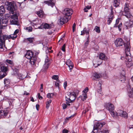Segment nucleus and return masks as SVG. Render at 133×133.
Here are the masks:
<instances>
[{"label":"nucleus","mask_w":133,"mask_h":133,"mask_svg":"<svg viewBox=\"0 0 133 133\" xmlns=\"http://www.w3.org/2000/svg\"><path fill=\"white\" fill-rule=\"evenodd\" d=\"M117 113V116L118 115L122 116L123 115H122V113L124 114V115L125 116L127 115V113L125 111H123V110H119L118 111Z\"/></svg>","instance_id":"obj_24"},{"label":"nucleus","mask_w":133,"mask_h":133,"mask_svg":"<svg viewBox=\"0 0 133 133\" xmlns=\"http://www.w3.org/2000/svg\"><path fill=\"white\" fill-rule=\"evenodd\" d=\"M65 44H64L63 46H62V50L64 52H65Z\"/></svg>","instance_id":"obj_50"},{"label":"nucleus","mask_w":133,"mask_h":133,"mask_svg":"<svg viewBox=\"0 0 133 133\" xmlns=\"http://www.w3.org/2000/svg\"><path fill=\"white\" fill-rule=\"evenodd\" d=\"M51 100L49 99L48 101L46 103V107L47 109H48L50 107V104L51 102Z\"/></svg>","instance_id":"obj_31"},{"label":"nucleus","mask_w":133,"mask_h":133,"mask_svg":"<svg viewBox=\"0 0 133 133\" xmlns=\"http://www.w3.org/2000/svg\"><path fill=\"white\" fill-rule=\"evenodd\" d=\"M36 14L40 18H42L44 17L45 15L44 12L42 10L37 11Z\"/></svg>","instance_id":"obj_20"},{"label":"nucleus","mask_w":133,"mask_h":133,"mask_svg":"<svg viewBox=\"0 0 133 133\" xmlns=\"http://www.w3.org/2000/svg\"><path fill=\"white\" fill-rule=\"evenodd\" d=\"M8 111L7 110H0V118L1 117L6 116L8 114Z\"/></svg>","instance_id":"obj_18"},{"label":"nucleus","mask_w":133,"mask_h":133,"mask_svg":"<svg viewBox=\"0 0 133 133\" xmlns=\"http://www.w3.org/2000/svg\"><path fill=\"white\" fill-rule=\"evenodd\" d=\"M67 82L66 81H65L64 83V87L65 89H66V87H67Z\"/></svg>","instance_id":"obj_55"},{"label":"nucleus","mask_w":133,"mask_h":133,"mask_svg":"<svg viewBox=\"0 0 133 133\" xmlns=\"http://www.w3.org/2000/svg\"><path fill=\"white\" fill-rule=\"evenodd\" d=\"M97 66H95L94 64V66L95 67H96L97 66H99V65L102 63V61L103 60H105L106 59H107V57H105V56L104 55V54H103V53H101L99 54V58H97Z\"/></svg>","instance_id":"obj_11"},{"label":"nucleus","mask_w":133,"mask_h":133,"mask_svg":"<svg viewBox=\"0 0 133 133\" xmlns=\"http://www.w3.org/2000/svg\"><path fill=\"white\" fill-rule=\"evenodd\" d=\"M103 133H109V131L108 130H105L103 131Z\"/></svg>","instance_id":"obj_61"},{"label":"nucleus","mask_w":133,"mask_h":133,"mask_svg":"<svg viewBox=\"0 0 133 133\" xmlns=\"http://www.w3.org/2000/svg\"><path fill=\"white\" fill-rule=\"evenodd\" d=\"M65 35H64L62 37V38H61L58 41V42L60 41H61V42H62L63 41L64 39V37Z\"/></svg>","instance_id":"obj_56"},{"label":"nucleus","mask_w":133,"mask_h":133,"mask_svg":"<svg viewBox=\"0 0 133 133\" xmlns=\"http://www.w3.org/2000/svg\"><path fill=\"white\" fill-rule=\"evenodd\" d=\"M129 43H128L127 45H125V57L126 64L128 67H130L133 65V64L131 62V57L130 56L131 54L130 53V49L129 48Z\"/></svg>","instance_id":"obj_1"},{"label":"nucleus","mask_w":133,"mask_h":133,"mask_svg":"<svg viewBox=\"0 0 133 133\" xmlns=\"http://www.w3.org/2000/svg\"><path fill=\"white\" fill-rule=\"evenodd\" d=\"M128 95L129 97H132V96L133 95V92H132L131 89H130L128 90Z\"/></svg>","instance_id":"obj_33"},{"label":"nucleus","mask_w":133,"mask_h":133,"mask_svg":"<svg viewBox=\"0 0 133 133\" xmlns=\"http://www.w3.org/2000/svg\"><path fill=\"white\" fill-rule=\"evenodd\" d=\"M113 5L115 7H118L120 4V0H113Z\"/></svg>","instance_id":"obj_21"},{"label":"nucleus","mask_w":133,"mask_h":133,"mask_svg":"<svg viewBox=\"0 0 133 133\" xmlns=\"http://www.w3.org/2000/svg\"><path fill=\"white\" fill-rule=\"evenodd\" d=\"M105 124L104 122L101 123L98 122L97 123H96L95 125L94 126L93 130L92 132L91 133H96L97 132L98 129H101Z\"/></svg>","instance_id":"obj_6"},{"label":"nucleus","mask_w":133,"mask_h":133,"mask_svg":"<svg viewBox=\"0 0 133 133\" xmlns=\"http://www.w3.org/2000/svg\"><path fill=\"white\" fill-rule=\"evenodd\" d=\"M4 83L5 84L7 85L9 83V80L7 79H5L4 80Z\"/></svg>","instance_id":"obj_47"},{"label":"nucleus","mask_w":133,"mask_h":133,"mask_svg":"<svg viewBox=\"0 0 133 133\" xmlns=\"http://www.w3.org/2000/svg\"><path fill=\"white\" fill-rule=\"evenodd\" d=\"M51 27V25L50 24H48L45 23L44 24V28L45 29H50Z\"/></svg>","instance_id":"obj_30"},{"label":"nucleus","mask_w":133,"mask_h":133,"mask_svg":"<svg viewBox=\"0 0 133 133\" xmlns=\"http://www.w3.org/2000/svg\"><path fill=\"white\" fill-rule=\"evenodd\" d=\"M122 114V116H121V117H123L124 118H127L128 117V116H127V115L125 116V115H124V114L123 113H122L121 114Z\"/></svg>","instance_id":"obj_62"},{"label":"nucleus","mask_w":133,"mask_h":133,"mask_svg":"<svg viewBox=\"0 0 133 133\" xmlns=\"http://www.w3.org/2000/svg\"><path fill=\"white\" fill-rule=\"evenodd\" d=\"M24 95H28L29 94V93L27 92L26 91H24Z\"/></svg>","instance_id":"obj_63"},{"label":"nucleus","mask_w":133,"mask_h":133,"mask_svg":"<svg viewBox=\"0 0 133 133\" xmlns=\"http://www.w3.org/2000/svg\"><path fill=\"white\" fill-rule=\"evenodd\" d=\"M52 62V60L50 58L48 57V56H46L45 60V63L43 67V71H45L46 69H47Z\"/></svg>","instance_id":"obj_7"},{"label":"nucleus","mask_w":133,"mask_h":133,"mask_svg":"<svg viewBox=\"0 0 133 133\" xmlns=\"http://www.w3.org/2000/svg\"><path fill=\"white\" fill-rule=\"evenodd\" d=\"M104 106L109 111L114 110V105L111 104L109 103H106Z\"/></svg>","instance_id":"obj_14"},{"label":"nucleus","mask_w":133,"mask_h":133,"mask_svg":"<svg viewBox=\"0 0 133 133\" xmlns=\"http://www.w3.org/2000/svg\"><path fill=\"white\" fill-rule=\"evenodd\" d=\"M90 30L89 29H87L86 28H84L83 30L81 31V35H83L85 33L86 35H88L89 33Z\"/></svg>","instance_id":"obj_22"},{"label":"nucleus","mask_w":133,"mask_h":133,"mask_svg":"<svg viewBox=\"0 0 133 133\" xmlns=\"http://www.w3.org/2000/svg\"><path fill=\"white\" fill-rule=\"evenodd\" d=\"M25 57L30 60V62L31 65H34L37 59L35 55L31 51H28L25 55Z\"/></svg>","instance_id":"obj_2"},{"label":"nucleus","mask_w":133,"mask_h":133,"mask_svg":"<svg viewBox=\"0 0 133 133\" xmlns=\"http://www.w3.org/2000/svg\"><path fill=\"white\" fill-rule=\"evenodd\" d=\"M8 70V68L5 66H0V79H1L6 75V72Z\"/></svg>","instance_id":"obj_10"},{"label":"nucleus","mask_w":133,"mask_h":133,"mask_svg":"<svg viewBox=\"0 0 133 133\" xmlns=\"http://www.w3.org/2000/svg\"><path fill=\"white\" fill-rule=\"evenodd\" d=\"M10 18L14 19L16 20H17L18 19V15L17 14H14L13 15H12Z\"/></svg>","instance_id":"obj_38"},{"label":"nucleus","mask_w":133,"mask_h":133,"mask_svg":"<svg viewBox=\"0 0 133 133\" xmlns=\"http://www.w3.org/2000/svg\"><path fill=\"white\" fill-rule=\"evenodd\" d=\"M17 36V35H15L14 34L10 35V38L13 40L15 39Z\"/></svg>","instance_id":"obj_35"},{"label":"nucleus","mask_w":133,"mask_h":133,"mask_svg":"<svg viewBox=\"0 0 133 133\" xmlns=\"http://www.w3.org/2000/svg\"><path fill=\"white\" fill-rule=\"evenodd\" d=\"M5 6H6L7 9L10 11V13L13 14L14 13L15 8L12 3L11 2L7 1L5 3Z\"/></svg>","instance_id":"obj_5"},{"label":"nucleus","mask_w":133,"mask_h":133,"mask_svg":"<svg viewBox=\"0 0 133 133\" xmlns=\"http://www.w3.org/2000/svg\"><path fill=\"white\" fill-rule=\"evenodd\" d=\"M128 4V3H125V6L124 8V10L123 14L126 16L127 18H129L131 17V16L130 14V11H129Z\"/></svg>","instance_id":"obj_8"},{"label":"nucleus","mask_w":133,"mask_h":133,"mask_svg":"<svg viewBox=\"0 0 133 133\" xmlns=\"http://www.w3.org/2000/svg\"><path fill=\"white\" fill-rule=\"evenodd\" d=\"M119 23V20L118 19H117L116 20V22L115 24L114 25V27H117L118 24Z\"/></svg>","instance_id":"obj_46"},{"label":"nucleus","mask_w":133,"mask_h":133,"mask_svg":"<svg viewBox=\"0 0 133 133\" xmlns=\"http://www.w3.org/2000/svg\"><path fill=\"white\" fill-rule=\"evenodd\" d=\"M87 98V95L85 93L84 95L82 97L81 99L82 101H84Z\"/></svg>","instance_id":"obj_43"},{"label":"nucleus","mask_w":133,"mask_h":133,"mask_svg":"<svg viewBox=\"0 0 133 133\" xmlns=\"http://www.w3.org/2000/svg\"><path fill=\"white\" fill-rule=\"evenodd\" d=\"M41 20L40 19H36L35 20L33 21L31 24L32 25H41Z\"/></svg>","instance_id":"obj_17"},{"label":"nucleus","mask_w":133,"mask_h":133,"mask_svg":"<svg viewBox=\"0 0 133 133\" xmlns=\"http://www.w3.org/2000/svg\"><path fill=\"white\" fill-rule=\"evenodd\" d=\"M68 130L66 129H64L63 130V133H68Z\"/></svg>","instance_id":"obj_60"},{"label":"nucleus","mask_w":133,"mask_h":133,"mask_svg":"<svg viewBox=\"0 0 133 133\" xmlns=\"http://www.w3.org/2000/svg\"><path fill=\"white\" fill-rule=\"evenodd\" d=\"M74 115H72L69 117H66V118L65 120L66 121L67 120L68 121L70 119H71L72 117H73L74 116Z\"/></svg>","instance_id":"obj_49"},{"label":"nucleus","mask_w":133,"mask_h":133,"mask_svg":"<svg viewBox=\"0 0 133 133\" xmlns=\"http://www.w3.org/2000/svg\"><path fill=\"white\" fill-rule=\"evenodd\" d=\"M53 95V94L52 93H48L47 94V96L48 98H51Z\"/></svg>","instance_id":"obj_44"},{"label":"nucleus","mask_w":133,"mask_h":133,"mask_svg":"<svg viewBox=\"0 0 133 133\" xmlns=\"http://www.w3.org/2000/svg\"><path fill=\"white\" fill-rule=\"evenodd\" d=\"M62 107L63 109H66L67 107V105L65 104H62Z\"/></svg>","instance_id":"obj_51"},{"label":"nucleus","mask_w":133,"mask_h":133,"mask_svg":"<svg viewBox=\"0 0 133 133\" xmlns=\"http://www.w3.org/2000/svg\"><path fill=\"white\" fill-rule=\"evenodd\" d=\"M129 43V48L130 49V43L129 42H128L126 43H124L123 39L121 38H118L116 39L115 42V44L116 47H119L122 46L124 45L125 50V45H127L128 43Z\"/></svg>","instance_id":"obj_4"},{"label":"nucleus","mask_w":133,"mask_h":133,"mask_svg":"<svg viewBox=\"0 0 133 133\" xmlns=\"http://www.w3.org/2000/svg\"><path fill=\"white\" fill-rule=\"evenodd\" d=\"M88 88H86L84 90H83V91L84 92V93H85V91H86V92H88Z\"/></svg>","instance_id":"obj_64"},{"label":"nucleus","mask_w":133,"mask_h":133,"mask_svg":"<svg viewBox=\"0 0 133 133\" xmlns=\"http://www.w3.org/2000/svg\"><path fill=\"white\" fill-rule=\"evenodd\" d=\"M124 25L127 29H129L133 26V20L129 21L126 22L124 23Z\"/></svg>","instance_id":"obj_16"},{"label":"nucleus","mask_w":133,"mask_h":133,"mask_svg":"<svg viewBox=\"0 0 133 133\" xmlns=\"http://www.w3.org/2000/svg\"><path fill=\"white\" fill-rule=\"evenodd\" d=\"M122 23L121 22H120L119 25H118L117 27H118L119 31H121V27L122 26Z\"/></svg>","instance_id":"obj_48"},{"label":"nucleus","mask_w":133,"mask_h":133,"mask_svg":"<svg viewBox=\"0 0 133 133\" xmlns=\"http://www.w3.org/2000/svg\"><path fill=\"white\" fill-rule=\"evenodd\" d=\"M10 22L11 24H16L17 23V20L11 18H10Z\"/></svg>","instance_id":"obj_27"},{"label":"nucleus","mask_w":133,"mask_h":133,"mask_svg":"<svg viewBox=\"0 0 133 133\" xmlns=\"http://www.w3.org/2000/svg\"><path fill=\"white\" fill-rule=\"evenodd\" d=\"M8 22V18H4L2 19V25L3 24H6Z\"/></svg>","instance_id":"obj_29"},{"label":"nucleus","mask_w":133,"mask_h":133,"mask_svg":"<svg viewBox=\"0 0 133 133\" xmlns=\"http://www.w3.org/2000/svg\"><path fill=\"white\" fill-rule=\"evenodd\" d=\"M110 114L112 117H116L117 116V113L116 112L114 111L113 110L110 111Z\"/></svg>","instance_id":"obj_28"},{"label":"nucleus","mask_w":133,"mask_h":133,"mask_svg":"<svg viewBox=\"0 0 133 133\" xmlns=\"http://www.w3.org/2000/svg\"><path fill=\"white\" fill-rule=\"evenodd\" d=\"M18 72V70L16 68H15L13 69V72L12 74L13 75H15L17 74Z\"/></svg>","instance_id":"obj_34"},{"label":"nucleus","mask_w":133,"mask_h":133,"mask_svg":"<svg viewBox=\"0 0 133 133\" xmlns=\"http://www.w3.org/2000/svg\"><path fill=\"white\" fill-rule=\"evenodd\" d=\"M34 38L33 37L32 38H27V40L29 41V42L30 43H32L33 42V41H34Z\"/></svg>","instance_id":"obj_41"},{"label":"nucleus","mask_w":133,"mask_h":133,"mask_svg":"<svg viewBox=\"0 0 133 133\" xmlns=\"http://www.w3.org/2000/svg\"><path fill=\"white\" fill-rule=\"evenodd\" d=\"M97 92L99 94L102 95V89L101 88H100L99 89H98L97 90Z\"/></svg>","instance_id":"obj_53"},{"label":"nucleus","mask_w":133,"mask_h":133,"mask_svg":"<svg viewBox=\"0 0 133 133\" xmlns=\"http://www.w3.org/2000/svg\"><path fill=\"white\" fill-rule=\"evenodd\" d=\"M59 82H55V85L56 87H57L58 88L59 87Z\"/></svg>","instance_id":"obj_58"},{"label":"nucleus","mask_w":133,"mask_h":133,"mask_svg":"<svg viewBox=\"0 0 133 133\" xmlns=\"http://www.w3.org/2000/svg\"><path fill=\"white\" fill-rule=\"evenodd\" d=\"M26 77L23 75L21 73H18L17 74V78H19L20 80H22Z\"/></svg>","instance_id":"obj_26"},{"label":"nucleus","mask_w":133,"mask_h":133,"mask_svg":"<svg viewBox=\"0 0 133 133\" xmlns=\"http://www.w3.org/2000/svg\"><path fill=\"white\" fill-rule=\"evenodd\" d=\"M111 13L110 16H109L108 20V24H110L112 22L113 17V7L112 6H110Z\"/></svg>","instance_id":"obj_15"},{"label":"nucleus","mask_w":133,"mask_h":133,"mask_svg":"<svg viewBox=\"0 0 133 133\" xmlns=\"http://www.w3.org/2000/svg\"><path fill=\"white\" fill-rule=\"evenodd\" d=\"M37 96L39 99H42V97L40 95V94L39 93H38L37 94Z\"/></svg>","instance_id":"obj_57"},{"label":"nucleus","mask_w":133,"mask_h":133,"mask_svg":"<svg viewBox=\"0 0 133 133\" xmlns=\"http://www.w3.org/2000/svg\"><path fill=\"white\" fill-rule=\"evenodd\" d=\"M121 77V81L122 82H124L125 79V77L124 75H122Z\"/></svg>","instance_id":"obj_45"},{"label":"nucleus","mask_w":133,"mask_h":133,"mask_svg":"<svg viewBox=\"0 0 133 133\" xmlns=\"http://www.w3.org/2000/svg\"><path fill=\"white\" fill-rule=\"evenodd\" d=\"M24 29L28 32H30L32 31V27L30 26L29 27L24 28Z\"/></svg>","instance_id":"obj_36"},{"label":"nucleus","mask_w":133,"mask_h":133,"mask_svg":"<svg viewBox=\"0 0 133 133\" xmlns=\"http://www.w3.org/2000/svg\"><path fill=\"white\" fill-rule=\"evenodd\" d=\"M66 64L69 68L70 70L72 69L73 67V64L70 60H68L66 62Z\"/></svg>","instance_id":"obj_19"},{"label":"nucleus","mask_w":133,"mask_h":133,"mask_svg":"<svg viewBox=\"0 0 133 133\" xmlns=\"http://www.w3.org/2000/svg\"><path fill=\"white\" fill-rule=\"evenodd\" d=\"M94 76L95 78L98 79L102 76V75L101 74L95 72L94 74Z\"/></svg>","instance_id":"obj_25"},{"label":"nucleus","mask_w":133,"mask_h":133,"mask_svg":"<svg viewBox=\"0 0 133 133\" xmlns=\"http://www.w3.org/2000/svg\"><path fill=\"white\" fill-rule=\"evenodd\" d=\"M89 42V37H88L87 38V41L84 44V45L85 47H87Z\"/></svg>","instance_id":"obj_40"},{"label":"nucleus","mask_w":133,"mask_h":133,"mask_svg":"<svg viewBox=\"0 0 133 133\" xmlns=\"http://www.w3.org/2000/svg\"><path fill=\"white\" fill-rule=\"evenodd\" d=\"M55 1L49 2L48 5L51 6L52 7H53L54 5V3Z\"/></svg>","instance_id":"obj_39"},{"label":"nucleus","mask_w":133,"mask_h":133,"mask_svg":"<svg viewBox=\"0 0 133 133\" xmlns=\"http://www.w3.org/2000/svg\"><path fill=\"white\" fill-rule=\"evenodd\" d=\"M19 31V30L18 29H17L14 31V34L15 35H17V34L18 33Z\"/></svg>","instance_id":"obj_59"},{"label":"nucleus","mask_w":133,"mask_h":133,"mask_svg":"<svg viewBox=\"0 0 133 133\" xmlns=\"http://www.w3.org/2000/svg\"><path fill=\"white\" fill-rule=\"evenodd\" d=\"M5 12V9L3 6H0V16L1 17H3V14Z\"/></svg>","instance_id":"obj_23"},{"label":"nucleus","mask_w":133,"mask_h":133,"mask_svg":"<svg viewBox=\"0 0 133 133\" xmlns=\"http://www.w3.org/2000/svg\"><path fill=\"white\" fill-rule=\"evenodd\" d=\"M66 103H72L76 99V94L74 92H67L65 96Z\"/></svg>","instance_id":"obj_3"},{"label":"nucleus","mask_w":133,"mask_h":133,"mask_svg":"<svg viewBox=\"0 0 133 133\" xmlns=\"http://www.w3.org/2000/svg\"><path fill=\"white\" fill-rule=\"evenodd\" d=\"M76 26V25L75 24V23H74L73 24L72 26V31L73 32L75 30V27Z\"/></svg>","instance_id":"obj_54"},{"label":"nucleus","mask_w":133,"mask_h":133,"mask_svg":"<svg viewBox=\"0 0 133 133\" xmlns=\"http://www.w3.org/2000/svg\"><path fill=\"white\" fill-rule=\"evenodd\" d=\"M73 11L72 10L68 8L65 9L63 11V13L65 15V16L67 17L69 19H70L71 15Z\"/></svg>","instance_id":"obj_9"},{"label":"nucleus","mask_w":133,"mask_h":133,"mask_svg":"<svg viewBox=\"0 0 133 133\" xmlns=\"http://www.w3.org/2000/svg\"><path fill=\"white\" fill-rule=\"evenodd\" d=\"M2 32L0 34V42L3 43V41H4L6 39H8L10 38V35H4L2 36Z\"/></svg>","instance_id":"obj_12"},{"label":"nucleus","mask_w":133,"mask_h":133,"mask_svg":"<svg viewBox=\"0 0 133 133\" xmlns=\"http://www.w3.org/2000/svg\"><path fill=\"white\" fill-rule=\"evenodd\" d=\"M99 28V27L96 26L94 30L97 33H99L100 32V30Z\"/></svg>","instance_id":"obj_37"},{"label":"nucleus","mask_w":133,"mask_h":133,"mask_svg":"<svg viewBox=\"0 0 133 133\" xmlns=\"http://www.w3.org/2000/svg\"><path fill=\"white\" fill-rule=\"evenodd\" d=\"M2 18H3V17H1L0 18V34L2 32V30H1V28L2 26H5V25H2Z\"/></svg>","instance_id":"obj_42"},{"label":"nucleus","mask_w":133,"mask_h":133,"mask_svg":"<svg viewBox=\"0 0 133 133\" xmlns=\"http://www.w3.org/2000/svg\"><path fill=\"white\" fill-rule=\"evenodd\" d=\"M6 61L8 63H9L10 64H12L13 63L12 61L10 60L7 59L6 60Z\"/></svg>","instance_id":"obj_52"},{"label":"nucleus","mask_w":133,"mask_h":133,"mask_svg":"<svg viewBox=\"0 0 133 133\" xmlns=\"http://www.w3.org/2000/svg\"><path fill=\"white\" fill-rule=\"evenodd\" d=\"M69 19L66 17H61L58 20V22L60 24L62 25L65 23L67 22L69 20Z\"/></svg>","instance_id":"obj_13"},{"label":"nucleus","mask_w":133,"mask_h":133,"mask_svg":"<svg viewBox=\"0 0 133 133\" xmlns=\"http://www.w3.org/2000/svg\"><path fill=\"white\" fill-rule=\"evenodd\" d=\"M52 79H53L56 80L57 82H59V80L58 79V76L57 75H54L52 77Z\"/></svg>","instance_id":"obj_32"}]
</instances>
